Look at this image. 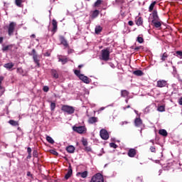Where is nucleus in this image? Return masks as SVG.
<instances>
[{"label":"nucleus","mask_w":182,"mask_h":182,"mask_svg":"<svg viewBox=\"0 0 182 182\" xmlns=\"http://www.w3.org/2000/svg\"><path fill=\"white\" fill-rule=\"evenodd\" d=\"M129 123H130V122H129L127 121H124V122H120V125L124 126V124H129Z\"/></svg>","instance_id":"nucleus-47"},{"label":"nucleus","mask_w":182,"mask_h":182,"mask_svg":"<svg viewBox=\"0 0 182 182\" xmlns=\"http://www.w3.org/2000/svg\"><path fill=\"white\" fill-rule=\"evenodd\" d=\"M100 11L99 10H95L94 11L92 12L91 14V17L92 19H95V18H97L99 16Z\"/></svg>","instance_id":"nucleus-21"},{"label":"nucleus","mask_w":182,"mask_h":182,"mask_svg":"<svg viewBox=\"0 0 182 182\" xmlns=\"http://www.w3.org/2000/svg\"><path fill=\"white\" fill-rule=\"evenodd\" d=\"M150 142L152 143V144H154V140L151 139L150 140Z\"/></svg>","instance_id":"nucleus-61"},{"label":"nucleus","mask_w":182,"mask_h":182,"mask_svg":"<svg viewBox=\"0 0 182 182\" xmlns=\"http://www.w3.org/2000/svg\"><path fill=\"white\" fill-rule=\"evenodd\" d=\"M158 112H166V107L164 105H161L157 108Z\"/></svg>","instance_id":"nucleus-35"},{"label":"nucleus","mask_w":182,"mask_h":182,"mask_svg":"<svg viewBox=\"0 0 182 182\" xmlns=\"http://www.w3.org/2000/svg\"><path fill=\"white\" fill-rule=\"evenodd\" d=\"M85 151H87V153H89V151H92V148L90 146H85L84 149Z\"/></svg>","instance_id":"nucleus-41"},{"label":"nucleus","mask_w":182,"mask_h":182,"mask_svg":"<svg viewBox=\"0 0 182 182\" xmlns=\"http://www.w3.org/2000/svg\"><path fill=\"white\" fill-rule=\"evenodd\" d=\"M74 50L73 49H69L68 53V54L73 53Z\"/></svg>","instance_id":"nucleus-54"},{"label":"nucleus","mask_w":182,"mask_h":182,"mask_svg":"<svg viewBox=\"0 0 182 182\" xmlns=\"http://www.w3.org/2000/svg\"><path fill=\"white\" fill-rule=\"evenodd\" d=\"M88 172L87 171H85L83 172H78L77 173V177H81V178H86L87 177Z\"/></svg>","instance_id":"nucleus-11"},{"label":"nucleus","mask_w":182,"mask_h":182,"mask_svg":"<svg viewBox=\"0 0 182 182\" xmlns=\"http://www.w3.org/2000/svg\"><path fill=\"white\" fill-rule=\"evenodd\" d=\"M27 152L28 153V154H31V153H32V149H31V147H28L27 149Z\"/></svg>","instance_id":"nucleus-50"},{"label":"nucleus","mask_w":182,"mask_h":182,"mask_svg":"<svg viewBox=\"0 0 182 182\" xmlns=\"http://www.w3.org/2000/svg\"><path fill=\"white\" fill-rule=\"evenodd\" d=\"M31 157H32L31 154H28L27 159H31Z\"/></svg>","instance_id":"nucleus-59"},{"label":"nucleus","mask_w":182,"mask_h":182,"mask_svg":"<svg viewBox=\"0 0 182 182\" xmlns=\"http://www.w3.org/2000/svg\"><path fill=\"white\" fill-rule=\"evenodd\" d=\"M167 58H168V55L167 54V53H164L161 56V60H162V62H164V60H167Z\"/></svg>","instance_id":"nucleus-28"},{"label":"nucleus","mask_w":182,"mask_h":182,"mask_svg":"<svg viewBox=\"0 0 182 182\" xmlns=\"http://www.w3.org/2000/svg\"><path fill=\"white\" fill-rule=\"evenodd\" d=\"M14 66H15V64L14 63H8L4 65V68L7 69L8 70H11V69H12Z\"/></svg>","instance_id":"nucleus-16"},{"label":"nucleus","mask_w":182,"mask_h":182,"mask_svg":"<svg viewBox=\"0 0 182 182\" xmlns=\"http://www.w3.org/2000/svg\"><path fill=\"white\" fill-rule=\"evenodd\" d=\"M90 182H105V178L102 173H96L91 178Z\"/></svg>","instance_id":"nucleus-4"},{"label":"nucleus","mask_w":182,"mask_h":182,"mask_svg":"<svg viewBox=\"0 0 182 182\" xmlns=\"http://www.w3.org/2000/svg\"><path fill=\"white\" fill-rule=\"evenodd\" d=\"M152 24L154 25V26H155V28H160L161 26V22H160V21H152Z\"/></svg>","instance_id":"nucleus-20"},{"label":"nucleus","mask_w":182,"mask_h":182,"mask_svg":"<svg viewBox=\"0 0 182 182\" xmlns=\"http://www.w3.org/2000/svg\"><path fill=\"white\" fill-rule=\"evenodd\" d=\"M167 86H168V84L167 83L166 80H159L156 82V87H166Z\"/></svg>","instance_id":"nucleus-8"},{"label":"nucleus","mask_w":182,"mask_h":182,"mask_svg":"<svg viewBox=\"0 0 182 182\" xmlns=\"http://www.w3.org/2000/svg\"><path fill=\"white\" fill-rule=\"evenodd\" d=\"M136 154H137V150H136L135 149H130L127 153L129 157L132 158L135 157Z\"/></svg>","instance_id":"nucleus-9"},{"label":"nucleus","mask_w":182,"mask_h":182,"mask_svg":"<svg viewBox=\"0 0 182 182\" xmlns=\"http://www.w3.org/2000/svg\"><path fill=\"white\" fill-rule=\"evenodd\" d=\"M121 96L122 97H127L129 96V91L124 90L121 91Z\"/></svg>","instance_id":"nucleus-27"},{"label":"nucleus","mask_w":182,"mask_h":182,"mask_svg":"<svg viewBox=\"0 0 182 182\" xmlns=\"http://www.w3.org/2000/svg\"><path fill=\"white\" fill-rule=\"evenodd\" d=\"M79 79L83 81V82L86 83L87 85H89V83H90V79L87 77V76H85L84 75H80Z\"/></svg>","instance_id":"nucleus-10"},{"label":"nucleus","mask_w":182,"mask_h":182,"mask_svg":"<svg viewBox=\"0 0 182 182\" xmlns=\"http://www.w3.org/2000/svg\"><path fill=\"white\" fill-rule=\"evenodd\" d=\"M136 41L137 42H139V43H143V42H144V39H143V38L140 36L137 37Z\"/></svg>","instance_id":"nucleus-40"},{"label":"nucleus","mask_w":182,"mask_h":182,"mask_svg":"<svg viewBox=\"0 0 182 182\" xmlns=\"http://www.w3.org/2000/svg\"><path fill=\"white\" fill-rule=\"evenodd\" d=\"M100 137L102 140H108L109 139V132L106 129H101L100 132Z\"/></svg>","instance_id":"nucleus-7"},{"label":"nucleus","mask_w":182,"mask_h":182,"mask_svg":"<svg viewBox=\"0 0 182 182\" xmlns=\"http://www.w3.org/2000/svg\"><path fill=\"white\" fill-rule=\"evenodd\" d=\"M2 80H4V77H0V90H2V85H1V83H2Z\"/></svg>","instance_id":"nucleus-49"},{"label":"nucleus","mask_w":182,"mask_h":182,"mask_svg":"<svg viewBox=\"0 0 182 182\" xmlns=\"http://www.w3.org/2000/svg\"><path fill=\"white\" fill-rule=\"evenodd\" d=\"M81 141H82V146H84V147H86L87 146V139L82 138Z\"/></svg>","instance_id":"nucleus-36"},{"label":"nucleus","mask_w":182,"mask_h":182,"mask_svg":"<svg viewBox=\"0 0 182 182\" xmlns=\"http://www.w3.org/2000/svg\"><path fill=\"white\" fill-rule=\"evenodd\" d=\"M35 34L31 35V38H35Z\"/></svg>","instance_id":"nucleus-64"},{"label":"nucleus","mask_w":182,"mask_h":182,"mask_svg":"<svg viewBox=\"0 0 182 182\" xmlns=\"http://www.w3.org/2000/svg\"><path fill=\"white\" fill-rule=\"evenodd\" d=\"M50 153H51V154H53L54 156H58V154H59L58 153V151H56L55 150H53V149L50 150Z\"/></svg>","instance_id":"nucleus-43"},{"label":"nucleus","mask_w":182,"mask_h":182,"mask_svg":"<svg viewBox=\"0 0 182 182\" xmlns=\"http://www.w3.org/2000/svg\"><path fill=\"white\" fill-rule=\"evenodd\" d=\"M15 26H16V23L15 22H11L9 25L8 33L9 36H12V35L14 34V31H15Z\"/></svg>","instance_id":"nucleus-6"},{"label":"nucleus","mask_w":182,"mask_h":182,"mask_svg":"<svg viewBox=\"0 0 182 182\" xmlns=\"http://www.w3.org/2000/svg\"><path fill=\"white\" fill-rule=\"evenodd\" d=\"M110 147H112V149H117V145L113 142L109 144Z\"/></svg>","instance_id":"nucleus-42"},{"label":"nucleus","mask_w":182,"mask_h":182,"mask_svg":"<svg viewBox=\"0 0 182 182\" xmlns=\"http://www.w3.org/2000/svg\"><path fill=\"white\" fill-rule=\"evenodd\" d=\"M27 176H28V177H31V176H32V174L31 173V172H27Z\"/></svg>","instance_id":"nucleus-57"},{"label":"nucleus","mask_w":182,"mask_h":182,"mask_svg":"<svg viewBox=\"0 0 182 182\" xmlns=\"http://www.w3.org/2000/svg\"><path fill=\"white\" fill-rule=\"evenodd\" d=\"M178 105L182 106V97L178 100Z\"/></svg>","instance_id":"nucleus-53"},{"label":"nucleus","mask_w":182,"mask_h":182,"mask_svg":"<svg viewBox=\"0 0 182 182\" xmlns=\"http://www.w3.org/2000/svg\"><path fill=\"white\" fill-rule=\"evenodd\" d=\"M52 25H53L52 32H53V33H55L56 31H58V21L53 19L52 21Z\"/></svg>","instance_id":"nucleus-13"},{"label":"nucleus","mask_w":182,"mask_h":182,"mask_svg":"<svg viewBox=\"0 0 182 182\" xmlns=\"http://www.w3.org/2000/svg\"><path fill=\"white\" fill-rule=\"evenodd\" d=\"M178 65H182V61L178 62Z\"/></svg>","instance_id":"nucleus-63"},{"label":"nucleus","mask_w":182,"mask_h":182,"mask_svg":"<svg viewBox=\"0 0 182 182\" xmlns=\"http://www.w3.org/2000/svg\"><path fill=\"white\" fill-rule=\"evenodd\" d=\"M103 28H102V26H97L96 27H95V33H97V34H99V33H100L101 32H102V30Z\"/></svg>","instance_id":"nucleus-31"},{"label":"nucleus","mask_w":182,"mask_h":182,"mask_svg":"<svg viewBox=\"0 0 182 182\" xmlns=\"http://www.w3.org/2000/svg\"><path fill=\"white\" fill-rule=\"evenodd\" d=\"M55 107H56V104L55 102H51L50 109H51L52 112H53V110H55Z\"/></svg>","instance_id":"nucleus-38"},{"label":"nucleus","mask_w":182,"mask_h":182,"mask_svg":"<svg viewBox=\"0 0 182 182\" xmlns=\"http://www.w3.org/2000/svg\"><path fill=\"white\" fill-rule=\"evenodd\" d=\"M51 75L55 77V79H58L59 77V75H58V72L55 70H51Z\"/></svg>","instance_id":"nucleus-30"},{"label":"nucleus","mask_w":182,"mask_h":182,"mask_svg":"<svg viewBox=\"0 0 182 182\" xmlns=\"http://www.w3.org/2000/svg\"><path fill=\"white\" fill-rule=\"evenodd\" d=\"M78 68L80 69V68H83V65H78Z\"/></svg>","instance_id":"nucleus-62"},{"label":"nucleus","mask_w":182,"mask_h":182,"mask_svg":"<svg viewBox=\"0 0 182 182\" xmlns=\"http://www.w3.org/2000/svg\"><path fill=\"white\" fill-rule=\"evenodd\" d=\"M23 2H24L23 0H15V4L18 8H22V6H23V5H22Z\"/></svg>","instance_id":"nucleus-25"},{"label":"nucleus","mask_w":182,"mask_h":182,"mask_svg":"<svg viewBox=\"0 0 182 182\" xmlns=\"http://www.w3.org/2000/svg\"><path fill=\"white\" fill-rule=\"evenodd\" d=\"M75 75H76V76H77L79 78L80 77V76H82L83 74H80V70H75L74 71Z\"/></svg>","instance_id":"nucleus-37"},{"label":"nucleus","mask_w":182,"mask_h":182,"mask_svg":"<svg viewBox=\"0 0 182 182\" xmlns=\"http://www.w3.org/2000/svg\"><path fill=\"white\" fill-rule=\"evenodd\" d=\"M127 109H130V105H127V107H124V110H126Z\"/></svg>","instance_id":"nucleus-56"},{"label":"nucleus","mask_w":182,"mask_h":182,"mask_svg":"<svg viewBox=\"0 0 182 182\" xmlns=\"http://www.w3.org/2000/svg\"><path fill=\"white\" fill-rule=\"evenodd\" d=\"M136 23L137 26H140L141 25H143V18L141 17L136 18Z\"/></svg>","instance_id":"nucleus-23"},{"label":"nucleus","mask_w":182,"mask_h":182,"mask_svg":"<svg viewBox=\"0 0 182 182\" xmlns=\"http://www.w3.org/2000/svg\"><path fill=\"white\" fill-rule=\"evenodd\" d=\"M159 133L161 136H164V137L167 136V131L166 129H160Z\"/></svg>","instance_id":"nucleus-26"},{"label":"nucleus","mask_w":182,"mask_h":182,"mask_svg":"<svg viewBox=\"0 0 182 182\" xmlns=\"http://www.w3.org/2000/svg\"><path fill=\"white\" fill-rule=\"evenodd\" d=\"M134 124L136 127H140V126L143 124V122L141 121V119L136 118L134 120Z\"/></svg>","instance_id":"nucleus-18"},{"label":"nucleus","mask_w":182,"mask_h":182,"mask_svg":"<svg viewBox=\"0 0 182 182\" xmlns=\"http://www.w3.org/2000/svg\"><path fill=\"white\" fill-rule=\"evenodd\" d=\"M58 61L61 62L62 65H65V64L68 63V58H63V56L59 55Z\"/></svg>","instance_id":"nucleus-17"},{"label":"nucleus","mask_w":182,"mask_h":182,"mask_svg":"<svg viewBox=\"0 0 182 182\" xmlns=\"http://www.w3.org/2000/svg\"><path fill=\"white\" fill-rule=\"evenodd\" d=\"M72 173H73L72 167L69 166L68 173L65 176V180L70 178V177L72 176Z\"/></svg>","instance_id":"nucleus-15"},{"label":"nucleus","mask_w":182,"mask_h":182,"mask_svg":"<svg viewBox=\"0 0 182 182\" xmlns=\"http://www.w3.org/2000/svg\"><path fill=\"white\" fill-rule=\"evenodd\" d=\"M133 75H135V76H143L144 73H143V71L138 70L133 72Z\"/></svg>","instance_id":"nucleus-24"},{"label":"nucleus","mask_w":182,"mask_h":182,"mask_svg":"<svg viewBox=\"0 0 182 182\" xmlns=\"http://www.w3.org/2000/svg\"><path fill=\"white\" fill-rule=\"evenodd\" d=\"M153 20L152 21H159V15H157V11L154 10L152 13Z\"/></svg>","instance_id":"nucleus-22"},{"label":"nucleus","mask_w":182,"mask_h":182,"mask_svg":"<svg viewBox=\"0 0 182 182\" xmlns=\"http://www.w3.org/2000/svg\"><path fill=\"white\" fill-rule=\"evenodd\" d=\"M176 56L179 59H182V51H176Z\"/></svg>","instance_id":"nucleus-39"},{"label":"nucleus","mask_w":182,"mask_h":182,"mask_svg":"<svg viewBox=\"0 0 182 182\" xmlns=\"http://www.w3.org/2000/svg\"><path fill=\"white\" fill-rule=\"evenodd\" d=\"M128 25H129V26H133V25H134V23H133L132 21H129L128 22Z\"/></svg>","instance_id":"nucleus-51"},{"label":"nucleus","mask_w":182,"mask_h":182,"mask_svg":"<svg viewBox=\"0 0 182 182\" xmlns=\"http://www.w3.org/2000/svg\"><path fill=\"white\" fill-rule=\"evenodd\" d=\"M60 41L61 42V44L63 45V46H65V48L69 47V44L68 43V41H66L65 37H63V36H60Z\"/></svg>","instance_id":"nucleus-12"},{"label":"nucleus","mask_w":182,"mask_h":182,"mask_svg":"<svg viewBox=\"0 0 182 182\" xmlns=\"http://www.w3.org/2000/svg\"><path fill=\"white\" fill-rule=\"evenodd\" d=\"M2 104H4V100H0V105H2Z\"/></svg>","instance_id":"nucleus-60"},{"label":"nucleus","mask_w":182,"mask_h":182,"mask_svg":"<svg viewBox=\"0 0 182 182\" xmlns=\"http://www.w3.org/2000/svg\"><path fill=\"white\" fill-rule=\"evenodd\" d=\"M61 110L64 113H67V114H73V113H75V107L70 105H62Z\"/></svg>","instance_id":"nucleus-1"},{"label":"nucleus","mask_w":182,"mask_h":182,"mask_svg":"<svg viewBox=\"0 0 182 182\" xmlns=\"http://www.w3.org/2000/svg\"><path fill=\"white\" fill-rule=\"evenodd\" d=\"M17 73H19V75H21L22 76H25L26 75L25 71H23L22 68H17Z\"/></svg>","instance_id":"nucleus-29"},{"label":"nucleus","mask_w":182,"mask_h":182,"mask_svg":"<svg viewBox=\"0 0 182 182\" xmlns=\"http://www.w3.org/2000/svg\"><path fill=\"white\" fill-rule=\"evenodd\" d=\"M9 49V46H6L3 47L2 51L5 52V51L8 50Z\"/></svg>","instance_id":"nucleus-46"},{"label":"nucleus","mask_w":182,"mask_h":182,"mask_svg":"<svg viewBox=\"0 0 182 182\" xmlns=\"http://www.w3.org/2000/svg\"><path fill=\"white\" fill-rule=\"evenodd\" d=\"M31 56H33V62L37 65L38 68L41 67V64L39 62H41V56L38 55L36 53V50L35 49H33L31 51Z\"/></svg>","instance_id":"nucleus-3"},{"label":"nucleus","mask_w":182,"mask_h":182,"mask_svg":"<svg viewBox=\"0 0 182 182\" xmlns=\"http://www.w3.org/2000/svg\"><path fill=\"white\" fill-rule=\"evenodd\" d=\"M4 42V37H0V43Z\"/></svg>","instance_id":"nucleus-55"},{"label":"nucleus","mask_w":182,"mask_h":182,"mask_svg":"<svg viewBox=\"0 0 182 182\" xmlns=\"http://www.w3.org/2000/svg\"><path fill=\"white\" fill-rule=\"evenodd\" d=\"M66 150H67L68 153L72 154V153H75V146L70 145L66 148Z\"/></svg>","instance_id":"nucleus-19"},{"label":"nucleus","mask_w":182,"mask_h":182,"mask_svg":"<svg viewBox=\"0 0 182 182\" xmlns=\"http://www.w3.org/2000/svg\"><path fill=\"white\" fill-rule=\"evenodd\" d=\"M139 49H143L142 46H138L134 48V50H139Z\"/></svg>","instance_id":"nucleus-52"},{"label":"nucleus","mask_w":182,"mask_h":182,"mask_svg":"<svg viewBox=\"0 0 182 182\" xmlns=\"http://www.w3.org/2000/svg\"><path fill=\"white\" fill-rule=\"evenodd\" d=\"M156 1H153L151 3V4L149 6V12H151L153 11V9H154V6L156 5Z\"/></svg>","instance_id":"nucleus-33"},{"label":"nucleus","mask_w":182,"mask_h":182,"mask_svg":"<svg viewBox=\"0 0 182 182\" xmlns=\"http://www.w3.org/2000/svg\"><path fill=\"white\" fill-rule=\"evenodd\" d=\"M4 90H1V92H0V97L2 96V95H4Z\"/></svg>","instance_id":"nucleus-58"},{"label":"nucleus","mask_w":182,"mask_h":182,"mask_svg":"<svg viewBox=\"0 0 182 182\" xmlns=\"http://www.w3.org/2000/svg\"><path fill=\"white\" fill-rule=\"evenodd\" d=\"M102 4V0H97V1L95 3V6H99Z\"/></svg>","instance_id":"nucleus-44"},{"label":"nucleus","mask_w":182,"mask_h":182,"mask_svg":"<svg viewBox=\"0 0 182 182\" xmlns=\"http://www.w3.org/2000/svg\"><path fill=\"white\" fill-rule=\"evenodd\" d=\"M150 151H151V153H156V148L154 146H151Z\"/></svg>","instance_id":"nucleus-48"},{"label":"nucleus","mask_w":182,"mask_h":182,"mask_svg":"<svg viewBox=\"0 0 182 182\" xmlns=\"http://www.w3.org/2000/svg\"><path fill=\"white\" fill-rule=\"evenodd\" d=\"M73 130L74 132H76V133H78L79 134H85L87 132V129L86 128L85 126H80V127L74 126L73 127Z\"/></svg>","instance_id":"nucleus-5"},{"label":"nucleus","mask_w":182,"mask_h":182,"mask_svg":"<svg viewBox=\"0 0 182 182\" xmlns=\"http://www.w3.org/2000/svg\"><path fill=\"white\" fill-rule=\"evenodd\" d=\"M99 121L98 118L97 117H91L89 118L88 119V123L90 124H93L95 123H97V122Z\"/></svg>","instance_id":"nucleus-14"},{"label":"nucleus","mask_w":182,"mask_h":182,"mask_svg":"<svg viewBox=\"0 0 182 182\" xmlns=\"http://www.w3.org/2000/svg\"><path fill=\"white\" fill-rule=\"evenodd\" d=\"M43 92H49V87L48 86H44L43 88Z\"/></svg>","instance_id":"nucleus-45"},{"label":"nucleus","mask_w":182,"mask_h":182,"mask_svg":"<svg viewBox=\"0 0 182 182\" xmlns=\"http://www.w3.org/2000/svg\"><path fill=\"white\" fill-rule=\"evenodd\" d=\"M46 140L48 143H50V144H53V143H55V141L53 140V139H52V137L49 136H46Z\"/></svg>","instance_id":"nucleus-34"},{"label":"nucleus","mask_w":182,"mask_h":182,"mask_svg":"<svg viewBox=\"0 0 182 182\" xmlns=\"http://www.w3.org/2000/svg\"><path fill=\"white\" fill-rule=\"evenodd\" d=\"M100 59L106 62L110 59V51H109V48L102 50Z\"/></svg>","instance_id":"nucleus-2"},{"label":"nucleus","mask_w":182,"mask_h":182,"mask_svg":"<svg viewBox=\"0 0 182 182\" xmlns=\"http://www.w3.org/2000/svg\"><path fill=\"white\" fill-rule=\"evenodd\" d=\"M9 124H11V126H19V123L15 120H10L9 122Z\"/></svg>","instance_id":"nucleus-32"}]
</instances>
